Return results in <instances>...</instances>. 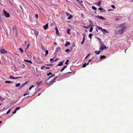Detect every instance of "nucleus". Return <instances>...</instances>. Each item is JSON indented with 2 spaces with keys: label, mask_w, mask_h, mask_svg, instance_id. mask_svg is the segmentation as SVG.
Masks as SVG:
<instances>
[{
  "label": "nucleus",
  "mask_w": 133,
  "mask_h": 133,
  "mask_svg": "<svg viewBox=\"0 0 133 133\" xmlns=\"http://www.w3.org/2000/svg\"><path fill=\"white\" fill-rule=\"evenodd\" d=\"M83 37H85V35L84 34H83Z\"/></svg>",
  "instance_id": "69168bd1"
},
{
  "label": "nucleus",
  "mask_w": 133,
  "mask_h": 133,
  "mask_svg": "<svg viewBox=\"0 0 133 133\" xmlns=\"http://www.w3.org/2000/svg\"><path fill=\"white\" fill-rule=\"evenodd\" d=\"M102 31L104 33H108V32L105 29H103Z\"/></svg>",
  "instance_id": "f8f14e48"
},
{
  "label": "nucleus",
  "mask_w": 133,
  "mask_h": 133,
  "mask_svg": "<svg viewBox=\"0 0 133 133\" xmlns=\"http://www.w3.org/2000/svg\"><path fill=\"white\" fill-rule=\"evenodd\" d=\"M97 51H95V53H96H96H97Z\"/></svg>",
  "instance_id": "774afa93"
},
{
  "label": "nucleus",
  "mask_w": 133,
  "mask_h": 133,
  "mask_svg": "<svg viewBox=\"0 0 133 133\" xmlns=\"http://www.w3.org/2000/svg\"><path fill=\"white\" fill-rule=\"evenodd\" d=\"M98 9V10H103V8H99Z\"/></svg>",
  "instance_id": "37998d69"
},
{
  "label": "nucleus",
  "mask_w": 133,
  "mask_h": 133,
  "mask_svg": "<svg viewBox=\"0 0 133 133\" xmlns=\"http://www.w3.org/2000/svg\"><path fill=\"white\" fill-rule=\"evenodd\" d=\"M90 55L89 54L88 55L85 57V59L87 58Z\"/></svg>",
  "instance_id": "09e8293b"
},
{
  "label": "nucleus",
  "mask_w": 133,
  "mask_h": 133,
  "mask_svg": "<svg viewBox=\"0 0 133 133\" xmlns=\"http://www.w3.org/2000/svg\"><path fill=\"white\" fill-rule=\"evenodd\" d=\"M106 57L104 56H102L100 57L101 59H105L106 58Z\"/></svg>",
  "instance_id": "6ab92c4d"
},
{
  "label": "nucleus",
  "mask_w": 133,
  "mask_h": 133,
  "mask_svg": "<svg viewBox=\"0 0 133 133\" xmlns=\"http://www.w3.org/2000/svg\"><path fill=\"white\" fill-rule=\"evenodd\" d=\"M92 8L93 10H97L96 8L94 6H92Z\"/></svg>",
  "instance_id": "a878e982"
},
{
  "label": "nucleus",
  "mask_w": 133,
  "mask_h": 133,
  "mask_svg": "<svg viewBox=\"0 0 133 133\" xmlns=\"http://www.w3.org/2000/svg\"><path fill=\"white\" fill-rule=\"evenodd\" d=\"M32 88L30 87H29V90H31Z\"/></svg>",
  "instance_id": "4d7b16f0"
},
{
  "label": "nucleus",
  "mask_w": 133,
  "mask_h": 133,
  "mask_svg": "<svg viewBox=\"0 0 133 133\" xmlns=\"http://www.w3.org/2000/svg\"><path fill=\"white\" fill-rule=\"evenodd\" d=\"M42 83V81H41V82H39L37 83V84H38V85H40L41 83Z\"/></svg>",
  "instance_id": "79ce46f5"
},
{
  "label": "nucleus",
  "mask_w": 133,
  "mask_h": 133,
  "mask_svg": "<svg viewBox=\"0 0 133 133\" xmlns=\"http://www.w3.org/2000/svg\"><path fill=\"white\" fill-rule=\"evenodd\" d=\"M64 62V61H63L60 62L57 65L58 66H61L63 65V63Z\"/></svg>",
  "instance_id": "1a4fd4ad"
},
{
  "label": "nucleus",
  "mask_w": 133,
  "mask_h": 133,
  "mask_svg": "<svg viewBox=\"0 0 133 133\" xmlns=\"http://www.w3.org/2000/svg\"><path fill=\"white\" fill-rule=\"evenodd\" d=\"M77 1L81 4V3H82L83 2V1H79L78 0V1Z\"/></svg>",
  "instance_id": "2f4dec72"
},
{
  "label": "nucleus",
  "mask_w": 133,
  "mask_h": 133,
  "mask_svg": "<svg viewBox=\"0 0 133 133\" xmlns=\"http://www.w3.org/2000/svg\"><path fill=\"white\" fill-rule=\"evenodd\" d=\"M29 45H30L29 44H28L27 45V46L26 47V48H28L29 47Z\"/></svg>",
  "instance_id": "864d4df0"
},
{
  "label": "nucleus",
  "mask_w": 133,
  "mask_h": 133,
  "mask_svg": "<svg viewBox=\"0 0 133 133\" xmlns=\"http://www.w3.org/2000/svg\"><path fill=\"white\" fill-rule=\"evenodd\" d=\"M28 94H24V95L23 96H25L26 95H27Z\"/></svg>",
  "instance_id": "5fc2aeb1"
},
{
  "label": "nucleus",
  "mask_w": 133,
  "mask_h": 133,
  "mask_svg": "<svg viewBox=\"0 0 133 133\" xmlns=\"http://www.w3.org/2000/svg\"><path fill=\"white\" fill-rule=\"evenodd\" d=\"M97 38L100 41H101V39L99 38H98V37H97Z\"/></svg>",
  "instance_id": "052dcab7"
},
{
  "label": "nucleus",
  "mask_w": 133,
  "mask_h": 133,
  "mask_svg": "<svg viewBox=\"0 0 133 133\" xmlns=\"http://www.w3.org/2000/svg\"><path fill=\"white\" fill-rule=\"evenodd\" d=\"M10 110H11V109H9L7 111L6 114H8L9 113V112H10Z\"/></svg>",
  "instance_id": "473e14b6"
},
{
  "label": "nucleus",
  "mask_w": 133,
  "mask_h": 133,
  "mask_svg": "<svg viewBox=\"0 0 133 133\" xmlns=\"http://www.w3.org/2000/svg\"><path fill=\"white\" fill-rule=\"evenodd\" d=\"M107 49L106 46L104 45V44L102 45L101 46V47L99 48V49L100 50H102L104 49Z\"/></svg>",
  "instance_id": "39448f33"
},
{
  "label": "nucleus",
  "mask_w": 133,
  "mask_h": 133,
  "mask_svg": "<svg viewBox=\"0 0 133 133\" xmlns=\"http://www.w3.org/2000/svg\"><path fill=\"white\" fill-rule=\"evenodd\" d=\"M97 17H98V18L99 19H102L103 20H105V19L104 17H103L101 16H99V15H98L97 16Z\"/></svg>",
  "instance_id": "423d86ee"
},
{
  "label": "nucleus",
  "mask_w": 133,
  "mask_h": 133,
  "mask_svg": "<svg viewBox=\"0 0 133 133\" xmlns=\"http://www.w3.org/2000/svg\"><path fill=\"white\" fill-rule=\"evenodd\" d=\"M48 23H47L46 24L43 26V28L44 29L46 30L47 29L48 27Z\"/></svg>",
  "instance_id": "0eeeda50"
},
{
  "label": "nucleus",
  "mask_w": 133,
  "mask_h": 133,
  "mask_svg": "<svg viewBox=\"0 0 133 133\" xmlns=\"http://www.w3.org/2000/svg\"><path fill=\"white\" fill-rule=\"evenodd\" d=\"M3 12L4 15H5L6 17H9L10 16V15L8 13H7L5 10H4Z\"/></svg>",
  "instance_id": "7ed1b4c3"
},
{
  "label": "nucleus",
  "mask_w": 133,
  "mask_h": 133,
  "mask_svg": "<svg viewBox=\"0 0 133 133\" xmlns=\"http://www.w3.org/2000/svg\"><path fill=\"white\" fill-rule=\"evenodd\" d=\"M60 49V48L59 47H58L57 48V51H58L59 50V49Z\"/></svg>",
  "instance_id": "de8ad7c7"
},
{
  "label": "nucleus",
  "mask_w": 133,
  "mask_h": 133,
  "mask_svg": "<svg viewBox=\"0 0 133 133\" xmlns=\"http://www.w3.org/2000/svg\"><path fill=\"white\" fill-rule=\"evenodd\" d=\"M34 33L36 37H37L39 34V32L38 31H35Z\"/></svg>",
  "instance_id": "9d476101"
},
{
  "label": "nucleus",
  "mask_w": 133,
  "mask_h": 133,
  "mask_svg": "<svg viewBox=\"0 0 133 133\" xmlns=\"http://www.w3.org/2000/svg\"><path fill=\"white\" fill-rule=\"evenodd\" d=\"M57 77H56L55 78H54V79L53 80H51L50 81H49V82H47V81H45V82L48 85H49L50 84H51V83H52L53 82H54V81L57 78Z\"/></svg>",
  "instance_id": "f03ea898"
},
{
  "label": "nucleus",
  "mask_w": 133,
  "mask_h": 133,
  "mask_svg": "<svg viewBox=\"0 0 133 133\" xmlns=\"http://www.w3.org/2000/svg\"><path fill=\"white\" fill-rule=\"evenodd\" d=\"M126 30V28L125 27L123 28L122 29L119 30L118 31V32L119 34H121L124 33V31Z\"/></svg>",
  "instance_id": "f257e3e1"
},
{
  "label": "nucleus",
  "mask_w": 133,
  "mask_h": 133,
  "mask_svg": "<svg viewBox=\"0 0 133 133\" xmlns=\"http://www.w3.org/2000/svg\"><path fill=\"white\" fill-rule=\"evenodd\" d=\"M102 1L100 0L98 2H96L95 3V4H96L98 6H99L101 5V3Z\"/></svg>",
  "instance_id": "6e6552de"
},
{
  "label": "nucleus",
  "mask_w": 133,
  "mask_h": 133,
  "mask_svg": "<svg viewBox=\"0 0 133 133\" xmlns=\"http://www.w3.org/2000/svg\"><path fill=\"white\" fill-rule=\"evenodd\" d=\"M71 30L69 28V29H68V30L67 31V33L69 35H70V31Z\"/></svg>",
  "instance_id": "dca6fc26"
},
{
  "label": "nucleus",
  "mask_w": 133,
  "mask_h": 133,
  "mask_svg": "<svg viewBox=\"0 0 133 133\" xmlns=\"http://www.w3.org/2000/svg\"><path fill=\"white\" fill-rule=\"evenodd\" d=\"M54 44H57L56 42H54Z\"/></svg>",
  "instance_id": "338daca9"
},
{
  "label": "nucleus",
  "mask_w": 133,
  "mask_h": 133,
  "mask_svg": "<svg viewBox=\"0 0 133 133\" xmlns=\"http://www.w3.org/2000/svg\"><path fill=\"white\" fill-rule=\"evenodd\" d=\"M16 25H14L12 27V30H13L15 31L16 32Z\"/></svg>",
  "instance_id": "9b49d317"
},
{
  "label": "nucleus",
  "mask_w": 133,
  "mask_h": 133,
  "mask_svg": "<svg viewBox=\"0 0 133 133\" xmlns=\"http://www.w3.org/2000/svg\"><path fill=\"white\" fill-rule=\"evenodd\" d=\"M125 24L124 23H122L120 25H119V27H120V28H121V27H123L125 25Z\"/></svg>",
  "instance_id": "a211bd4d"
},
{
  "label": "nucleus",
  "mask_w": 133,
  "mask_h": 133,
  "mask_svg": "<svg viewBox=\"0 0 133 133\" xmlns=\"http://www.w3.org/2000/svg\"><path fill=\"white\" fill-rule=\"evenodd\" d=\"M20 108V107H17L15 109V110H19Z\"/></svg>",
  "instance_id": "c9c22d12"
},
{
  "label": "nucleus",
  "mask_w": 133,
  "mask_h": 133,
  "mask_svg": "<svg viewBox=\"0 0 133 133\" xmlns=\"http://www.w3.org/2000/svg\"><path fill=\"white\" fill-rule=\"evenodd\" d=\"M16 110H15V109L14 111L13 112V114H15L16 113Z\"/></svg>",
  "instance_id": "a18cd8bd"
},
{
  "label": "nucleus",
  "mask_w": 133,
  "mask_h": 133,
  "mask_svg": "<svg viewBox=\"0 0 133 133\" xmlns=\"http://www.w3.org/2000/svg\"><path fill=\"white\" fill-rule=\"evenodd\" d=\"M70 44V43L69 42H66L65 45L66 46H67L68 45H69Z\"/></svg>",
  "instance_id": "ddd939ff"
},
{
  "label": "nucleus",
  "mask_w": 133,
  "mask_h": 133,
  "mask_svg": "<svg viewBox=\"0 0 133 133\" xmlns=\"http://www.w3.org/2000/svg\"><path fill=\"white\" fill-rule=\"evenodd\" d=\"M55 30H56V34H59V32L58 30V29L57 27H56L55 28Z\"/></svg>",
  "instance_id": "f3484780"
},
{
  "label": "nucleus",
  "mask_w": 133,
  "mask_h": 133,
  "mask_svg": "<svg viewBox=\"0 0 133 133\" xmlns=\"http://www.w3.org/2000/svg\"><path fill=\"white\" fill-rule=\"evenodd\" d=\"M0 52L1 54H4L6 53L7 52L4 49H1Z\"/></svg>",
  "instance_id": "20e7f679"
},
{
  "label": "nucleus",
  "mask_w": 133,
  "mask_h": 133,
  "mask_svg": "<svg viewBox=\"0 0 133 133\" xmlns=\"http://www.w3.org/2000/svg\"><path fill=\"white\" fill-rule=\"evenodd\" d=\"M69 62V60H67L66 61V62L65 63V64H68Z\"/></svg>",
  "instance_id": "e433bc0d"
},
{
  "label": "nucleus",
  "mask_w": 133,
  "mask_h": 133,
  "mask_svg": "<svg viewBox=\"0 0 133 133\" xmlns=\"http://www.w3.org/2000/svg\"><path fill=\"white\" fill-rule=\"evenodd\" d=\"M85 37H83V40H85Z\"/></svg>",
  "instance_id": "e2e57ef3"
},
{
  "label": "nucleus",
  "mask_w": 133,
  "mask_h": 133,
  "mask_svg": "<svg viewBox=\"0 0 133 133\" xmlns=\"http://www.w3.org/2000/svg\"><path fill=\"white\" fill-rule=\"evenodd\" d=\"M41 47L42 49L44 50H46V49L44 48V46H43L42 44L41 45Z\"/></svg>",
  "instance_id": "aec40b11"
},
{
  "label": "nucleus",
  "mask_w": 133,
  "mask_h": 133,
  "mask_svg": "<svg viewBox=\"0 0 133 133\" xmlns=\"http://www.w3.org/2000/svg\"><path fill=\"white\" fill-rule=\"evenodd\" d=\"M87 66V63H85L84 64H83V65L82 67L83 68H85V67Z\"/></svg>",
  "instance_id": "5701e85b"
},
{
  "label": "nucleus",
  "mask_w": 133,
  "mask_h": 133,
  "mask_svg": "<svg viewBox=\"0 0 133 133\" xmlns=\"http://www.w3.org/2000/svg\"><path fill=\"white\" fill-rule=\"evenodd\" d=\"M31 87L32 88V87H34V86L33 85H31Z\"/></svg>",
  "instance_id": "680f3d73"
},
{
  "label": "nucleus",
  "mask_w": 133,
  "mask_h": 133,
  "mask_svg": "<svg viewBox=\"0 0 133 133\" xmlns=\"http://www.w3.org/2000/svg\"><path fill=\"white\" fill-rule=\"evenodd\" d=\"M20 85V83H17V84H16L15 86L16 87H18Z\"/></svg>",
  "instance_id": "7c9ffc66"
},
{
  "label": "nucleus",
  "mask_w": 133,
  "mask_h": 133,
  "mask_svg": "<svg viewBox=\"0 0 133 133\" xmlns=\"http://www.w3.org/2000/svg\"><path fill=\"white\" fill-rule=\"evenodd\" d=\"M98 30H102H102H103V29L102 28V27H100V26H98Z\"/></svg>",
  "instance_id": "72a5a7b5"
},
{
  "label": "nucleus",
  "mask_w": 133,
  "mask_h": 133,
  "mask_svg": "<svg viewBox=\"0 0 133 133\" xmlns=\"http://www.w3.org/2000/svg\"><path fill=\"white\" fill-rule=\"evenodd\" d=\"M66 67H67V66L66 65L64 66L61 70L60 71L61 72H62L64 70V69H65Z\"/></svg>",
  "instance_id": "4468645a"
},
{
  "label": "nucleus",
  "mask_w": 133,
  "mask_h": 133,
  "mask_svg": "<svg viewBox=\"0 0 133 133\" xmlns=\"http://www.w3.org/2000/svg\"><path fill=\"white\" fill-rule=\"evenodd\" d=\"M49 53L48 51V50H46L45 51V56H46V55L48 54Z\"/></svg>",
  "instance_id": "cd10ccee"
},
{
  "label": "nucleus",
  "mask_w": 133,
  "mask_h": 133,
  "mask_svg": "<svg viewBox=\"0 0 133 133\" xmlns=\"http://www.w3.org/2000/svg\"><path fill=\"white\" fill-rule=\"evenodd\" d=\"M0 99L2 101H3L4 100V98H2L1 96H0Z\"/></svg>",
  "instance_id": "4c0bfd02"
},
{
  "label": "nucleus",
  "mask_w": 133,
  "mask_h": 133,
  "mask_svg": "<svg viewBox=\"0 0 133 133\" xmlns=\"http://www.w3.org/2000/svg\"><path fill=\"white\" fill-rule=\"evenodd\" d=\"M52 74V73L51 72H49L47 74V75L48 76H49L50 75H51Z\"/></svg>",
  "instance_id": "f704fd0d"
},
{
  "label": "nucleus",
  "mask_w": 133,
  "mask_h": 133,
  "mask_svg": "<svg viewBox=\"0 0 133 133\" xmlns=\"http://www.w3.org/2000/svg\"><path fill=\"white\" fill-rule=\"evenodd\" d=\"M90 26H88L87 27V28H88Z\"/></svg>",
  "instance_id": "0e129e2a"
},
{
  "label": "nucleus",
  "mask_w": 133,
  "mask_h": 133,
  "mask_svg": "<svg viewBox=\"0 0 133 133\" xmlns=\"http://www.w3.org/2000/svg\"><path fill=\"white\" fill-rule=\"evenodd\" d=\"M35 16L37 18V19L38 18V14H36L35 15Z\"/></svg>",
  "instance_id": "c03bdc74"
},
{
  "label": "nucleus",
  "mask_w": 133,
  "mask_h": 133,
  "mask_svg": "<svg viewBox=\"0 0 133 133\" xmlns=\"http://www.w3.org/2000/svg\"><path fill=\"white\" fill-rule=\"evenodd\" d=\"M65 51L66 52L69 53L71 51H70L69 49H67L65 50Z\"/></svg>",
  "instance_id": "393cba45"
},
{
  "label": "nucleus",
  "mask_w": 133,
  "mask_h": 133,
  "mask_svg": "<svg viewBox=\"0 0 133 133\" xmlns=\"http://www.w3.org/2000/svg\"><path fill=\"white\" fill-rule=\"evenodd\" d=\"M26 62L28 63H29L31 64H32V62L31 61L27 60V61H26Z\"/></svg>",
  "instance_id": "c756f323"
},
{
  "label": "nucleus",
  "mask_w": 133,
  "mask_h": 133,
  "mask_svg": "<svg viewBox=\"0 0 133 133\" xmlns=\"http://www.w3.org/2000/svg\"><path fill=\"white\" fill-rule=\"evenodd\" d=\"M92 35L91 34H90L89 35V37L90 39H91L92 38Z\"/></svg>",
  "instance_id": "c85d7f7f"
},
{
  "label": "nucleus",
  "mask_w": 133,
  "mask_h": 133,
  "mask_svg": "<svg viewBox=\"0 0 133 133\" xmlns=\"http://www.w3.org/2000/svg\"><path fill=\"white\" fill-rule=\"evenodd\" d=\"M45 68L46 69H49L50 68L49 67H46Z\"/></svg>",
  "instance_id": "13d9d810"
},
{
  "label": "nucleus",
  "mask_w": 133,
  "mask_h": 133,
  "mask_svg": "<svg viewBox=\"0 0 133 133\" xmlns=\"http://www.w3.org/2000/svg\"><path fill=\"white\" fill-rule=\"evenodd\" d=\"M93 29V28L91 26L90 27V30H89V32H91Z\"/></svg>",
  "instance_id": "b1692460"
},
{
  "label": "nucleus",
  "mask_w": 133,
  "mask_h": 133,
  "mask_svg": "<svg viewBox=\"0 0 133 133\" xmlns=\"http://www.w3.org/2000/svg\"><path fill=\"white\" fill-rule=\"evenodd\" d=\"M91 60V59H90L88 61V62H90Z\"/></svg>",
  "instance_id": "bf43d9fd"
},
{
  "label": "nucleus",
  "mask_w": 133,
  "mask_h": 133,
  "mask_svg": "<svg viewBox=\"0 0 133 133\" xmlns=\"http://www.w3.org/2000/svg\"><path fill=\"white\" fill-rule=\"evenodd\" d=\"M12 82H11L10 81H5V83H11Z\"/></svg>",
  "instance_id": "4be33fe9"
},
{
  "label": "nucleus",
  "mask_w": 133,
  "mask_h": 133,
  "mask_svg": "<svg viewBox=\"0 0 133 133\" xmlns=\"http://www.w3.org/2000/svg\"><path fill=\"white\" fill-rule=\"evenodd\" d=\"M84 41L83 40V41L81 42V44H83L84 43Z\"/></svg>",
  "instance_id": "603ef678"
},
{
  "label": "nucleus",
  "mask_w": 133,
  "mask_h": 133,
  "mask_svg": "<svg viewBox=\"0 0 133 133\" xmlns=\"http://www.w3.org/2000/svg\"><path fill=\"white\" fill-rule=\"evenodd\" d=\"M54 60V59L53 58H51L50 59V61H52Z\"/></svg>",
  "instance_id": "8fccbe9b"
},
{
  "label": "nucleus",
  "mask_w": 133,
  "mask_h": 133,
  "mask_svg": "<svg viewBox=\"0 0 133 133\" xmlns=\"http://www.w3.org/2000/svg\"><path fill=\"white\" fill-rule=\"evenodd\" d=\"M115 20L116 21L118 20L119 19L118 18H115Z\"/></svg>",
  "instance_id": "49530a36"
},
{
  "label": "nucleus",
  "mask_w": 133,
  "mask_h": 133,
  "mask_svg": "<svg viewBox=\"0 0 133 133\" xmlns=\"http://www.w3.org/2000/svg\"><path fill=\"white\" fill-rule=\"evenodd\" d=\"M44 67V66H43L41 68V69H43V68Z\"/></svg>",
  "instance_id": "3c124183"
},
{
  "label": "nucleus",
  "mask_w": 133,
  "mask_h": 133,
  "mask_svg": "<svg viewBox=\"0 0 133 133\" xmlns=\"http://www.w3.org/2000/svg\"><path fill=\"white\" fill-rule=\"evenodd\" d=\"M101 52V51H98L96 53V54L97 55H99V54Z\"/></svg>",
  "instance_id": "a19ab883"
},
{
  "label": "nucleus",
  "mask_w": 133,
  "mask_h": 133,
  "mask_svg": "<svg viewBox=\"0 0 133 133\" xmlns=\"http://www.w3.org/2000/svg\"><path fill=\"white\" fill-rule=\"evenodd\" d=\"M55 76V75H52L47 80H49V79Z\"/></svg>",
  "instance_id": "bb28decb"
},
{
  "label": "nucleus",
  "mask_w": 133,
  "mask_h": 133,
  "mask_svg": "<svg viewBox=\"0 0 133 133\" xmlns=\"http://www.w3.org/2000/svg\"><path fill=\"white\" fill-rule=\"evenodd\" d=\"M19 49L20 51L21 52V53H22L23 52V50L21 48H19Z\"/></svg>",
  "instance_id": "412c9836"
},
{
  "label": "nucleus",
  "mask_w": 133,
  "mask_h": 133,
  "mask_svg": "<svg viewBox=\"0 0 133 133\" xmlns=\"http://www.w3.org/2000/svg\"><path fill=\"white\" fill-rule=\"evenodd\" d=\"M20 78V77H16L15 78H14L11 75L10 76V78L13 79H16V78Z\"/></svg>",
  "instance_id": "2eb2a0df"
},
{
  "label": "nucleus",
  "mask_w": 133,
  "mask_h": 133,
  "mask_svg": "<svg viewBox=\"0 0 133 133\" xmlns=\"http://www.w3.org/2000/svg\"><path fill=\"white\" fill-rule=\"evenodd\" d=\"M58 59H56L54 61V62H55L56 61H57Z\"/></svg>",
  "instance_id": "6e6d98bb"
},
{
  "label": "nucleus",
  "mask_w": 133,
  "mask_h": 133,
  "mask_svg": "<svg viewBox=\"0 0 133 133\" xmlns=\"http://www.w3.org/2000/svg\"><path fill=\"white\" fill-rule=\"evenodd\" d=\"M111 7L113 9H114L115 8V6L113 5H111Z\"/></svg>",
  "instance_id": "58836bf2"
},
{
  "label": "nucleus",
  "mask_w": 133,
  "mask_h": 133,
  "mask_svg": "<svg viewBox=\"0 0 133 133\" xmlns=\"http://www.w3.org/2000/svg\"><path fill=\"white\" fill-rule=\"evenodd\" d=\"M72 16L71 15H70V16L68 17V19H70L72 17Z\"/></svg>",
  "instance_id": "ea45409f"
}]
</instances>
